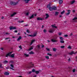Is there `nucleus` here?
<instances>
[{"mask_svg": "<svg viewBox=\"0 0 77 77\" xmlns=\"http://www.w3.org/2000/svg\"><path fill=\"white\" fill-rule=\"evenodd\" d=\"M49 9L50 11H55L57 9V8L56 7L53 6L52 7L49 8Z\"/></svg>", "mask_w": 77, "mask_h": 77, "instance_id": "f257e3e1", "label": "nucleus"}, {"mask_svg": "<svg viewBox=\"0 0 77 77\" xmlns=\"http://www.w3.org/2000/svg\"><path fill=\"white\" fill-rule=\"evenodd\" d=\"M17 28L16 27H13V26H11L10 27V30H15Z\"/></svg>", "mask_w": 77, "mask_h": 77, "instance_id": "f03ea898", "label": "nucleus"}, {"mask_svg": "<svg viewBox=\"0 0 77 77\" xmlns=\"http://www.w3.org/2000/svg\"><path fill=\"white\" fill-rule=\"evenodd\" d=\"M11 5H16L17 4H18V2H17L16 3L14 2H11L10 3Z\"/></svg>", "mask_w": 77, "mask_h": 77, "instance_id": "7ed1b4c3", "label": "nucleus"}, {"mask_svg": "<svg viewBox=\"0 0 77 77\" xmlns=\"http://www.w3.org/2000/svg\"><path fill=\"white\" fill-rule=\"evenodd\" d=\"M54 32V29H50L49 31V32L50 33H53Z\"/></svg>", "mask_w": 77, "mask_h": 77, "instance_id": "20e7f679", "label": "nucleus"}, {"mask_svg": "<svg viewBox=\"0 0 77 77\" xmlns=\"http://www.w3.org/2000/svg\"><path fill=\"white\" fill-rule=\"evenodd\" d=\"M34 64H32V62L30 63L29 64V66L28 67V68H30L31 67H33Z\"/></svg>", "mask_w": 77, "mask_h": 77, "instance_id": "39448f33", "label": "nucleus"}, {"mask_svg": "<svg viewBox=\"0 0 77 77\" xmlns=\"http://www.w3.org/2000/svg\"><path fill=\"white\" fill-rule=\"evenodd\" d=\"M77 17H75L73 19H72V22H77Z\"/></svg>", "mask_w": 77, "mask_h": 77, "instance_id": "423d86ee", "label": "nucleus"}, {"mask_svg": "<svg viewBox=\"0 0 77 77\" xmlns=\"http://www.w3.org/2000/svg\"><path fill=\"white\" fill-rule=\"evenodd\" d=\"M67 11L68 12L66 14V15H69V14H70V13H71V10H67Z\"/></svg>", "mask_w": 77, "mask_h": 77, "instance_id": "0eeeda50", "label": "nucleus"}, {"mask_svg": "<svg viewBox=\"0 0 77 77\" xmlns=\"http://www.w3.org/2000/svg\"><path fill=\"white\" fill-rule=\"evenodd\" d=\"M51 41L52 42H57V40H55L54 39H51Z\"/></svg>", "mask_w": 77, "mask_h": 77, "instance_id": "6e6552de", "label": "nucleus"}, {"mask_svg": "<svg viewBox=\"0 0 77 77\" xmlns=\"http://www.w3.org/2000/svg\"><path fill=\"white\" fill-rule=\"evenodd\" d=\"M45 16L46 17H45V19H47L49 17V15L47 14H45Z\"/></svg>", "mask_w": 77, "mask_h": 77, "instance_id": "1a4fd4ad", "label": "nucleus"}, {"mask_svg": "<svg viewBox=\"0 0 77 77\" xmlns=\"http://www.w3.org/2000/svg\"><path fill=\"white\" fill-rule=\"evenodd\" d=\"M11 53H12V52H10L8 54L6 55V57H8L9 56H10V54H11Z\"/></svg>", "mask_w": 77, "mask_h": 77, "instance_id": "9d476101", "label": "nucleus"}, {"mask_svg": "<svg viewBox=\"0 0 77 77\" xmlns=\"http://www.w3.org/2000/svg\"><path fill=\"white\" fill-rule=\"evenodd\" d=\"M10 56H11V57L14 58V57H15L14 56H15V54H13L11 55H10Z\"/></svg>", "mask_w": 77, "mask_h": 77, "instance_id": "9b49d317", "label": "nucleus"}, {"mask_svg": "<svg viewBox=\"0 0 77 77\" xmlns=\"http://www.w3.org/2000/svg\"><path fill=\"white\" fill-rule=\"evenodd\" d=\"M21 39H22V37H21V36H20L17 39V41H20V40Z\"/></svg>", "mask_w": 77, "mask_h": 77, "instance_id": "f8f14e48", "label": "nucleus"}, {"mask_svg": "<svg viewBox=\"0 0 77 77\" xmlns=\"http://www.w3.org/2000/svg\"><path fill=\"white\" fill-rule=\"evenodd\" d=\"M59 12H58L57 11L56 12L55 14V16H57V15H59Z\"/></svg>", "mask_w": 77, "mask_h": 77, "instance_id": "ddd939ff", "label": "nucleus"}, {"mask_svg": "<svg viewBox=\"0 0 77 77\" xmlns=\"http://www.w3.org/2000/svg\"><path fill=\"white\" fill-rule=\"evenodd\" d=\"M55 24H54V25H52L51 26L53 28H55V29H56L57 27V26H55Z\"/></svg>", "mask_w": 77, "mask_h": 77, "instance_id": "4468645a", "label": "nucleus"}, {"mask_svg": "<svg viewBox=\"0 0 77 77\" xmlns=\"http://www.w3.org/2000/svg\"><path fill=\"white\" fill-rule=\"evenodd\" d=\"M59 3L60 5H61L62 3H63V0H59Z\"/></svg>", "mask_w": 77, "mask_h": 77, "instance_id": "2eb2a0df", "label": "nucleus"}, {"mask_svg": "<svg viewBox=\"0 0 77 77\" xmlns=\"http://www.w3.org/2000/svg\"><path fill=\"white\" fill-rule=\"evenodd\" d=\"M16 14H17V13L14 12L11 15V17H14V16L15 15H16Z\"/></svg>", "mask_w": 77, "mask_h": 77, "instance_id": "dca6fc26", "label": "nucleus"}, {"mask_svg": "<svg viewBox=\"0 0 77 77\" xmlns=\"http://www.w3.org/2000/svg\"><path fill=\"white\" fill-rule=\"evenodd\" d=\"M76 53H77V52H76L75 53H74V52L72 51V52H71V53L69 54L72 55V54H76Z\"/></svg>", "mask_w": 77, "mask_h": 77, "instance_id": "f3484780", "label": "nucleus"}, {"mask_svg": "<svg viewBox=\"0 0 77 77\" xmlns=\"http://www.w3.org/2000/svg\"><path fill=\"white\" fill-rule=\"evenodd\" d=\"M34 17V15L32 14V15H31L30 17H29V19H32V18H33Z\"/></svg>", "mask_w": 77, "mask_h": 77, "instance_id": "a211bd4d", "label": "nucleus"}, {"mask_svg": "<svg viewBox=\"0 0 77 77\" xmlns=\"http://www.w3.org/2000/svg\"><path fill=\"white\" fill-rule=\"evenodd\" d=\"M5 75H9V73L7 72H5L4 73Z\"/></svg>", "mask_w": 77, "mask_h": 77, "instance_id": "6ab92c4d", "label": "nucleus"}, {"mask_svg": "<svg viewBox=\"0 0 77 77\" xmlns=\"http://www.w3.org/2000/svg\"><path fill=\"white\" fill-rule=\"evenodd\" d=\"M24 56L25 57H27L29 56V54H24Z\"/></svg>", "mask_w": 77, "mask_h": 77, "instance_id": "aec40b11", "label": "nucleus"}, {"mask_svg": "<svg viewBox=\"0 0 77 77\" xmlns=\"http://www.w3.org/2000/svg\"><path fill=\"white\" fill-rule=\"evenodd\" d=\"M75 2V1L74 0H73V1L70 2V4L71 5H72L73 4H74Z\"/></svg>", "mask_w": 77, "mask_h": 77, "instance_id": "412c9836", "label": "nucleus"}, {"mask_svg": "<svg viewBox=\"0 0 77 77\" xmlns=\"http://www.w3.org/2000/svg\"><path fill=\"white\" fill-rule=\"evenodd\" d=\"M43 19L41 17H38L37 18V20H42Z\"/></svg>", "mask_w": 77, "mask_h": 77, "instance_id": "4be33fe9", "label": "nucleus"}, {"mask_svg": "<svg viewBox=\"0 0 77 77\" xmlns=\"http://www.w3.org/2000/svg\"><path fill=\"white\" fill-rule=\"evenodd\" d=\"M35 40H32L31 41V42L30 44V45H32V44H33V43L34 42H35Z\"/></svg>", "mask_w": 77, "mask_h": 77, "instance_id": "5701e85b", "label": "nucleus"}, {"mask_svg": "<svg viewBox=\"0 0 77 77\" xmlns=\"http://www.w3.org/2000/svg\"><path fill=\"white\" fill-rule=\"evenodd\" d=\"M50 6H51L50 4H48L47 5V8L49 9V8L51 7Z\"/></svg>", "mask_w": 77, "mask_h": 77, "instance_id": "b1692460", "label": "nucleus"}, {"mask_svg": "<svg viewBox=\"0 0 77 77\" xmlns=\"http://www.w3.org/2000/svg\"><path fill=\"white\" fill-rule=\"evenodd\" d=\"M29 1H30V0H24V2L26 3H28Z\"/></svg>", "mask_w": 77, "mask_h": 77, "instance_id": "393cba45", "label": "nucleus"}, {"mask_svg": "<svg viewBox=\"0 0 77 77\" xmlns=\"http://www.w3.org/2000/svg\"><path fill=\"white\" fill-rule=\"evenodd\" d=\"M57 49L56 48H53V50L54 51H56V50H57Z\"/></svg>", "mask_w": 77, "mask_h": 77, "instance_id": "a878e982", "label": "nucleus"}, {"mask_svg": "<svg viewBox=\"0 0 77 77\" xmlns=\"http://www.w3.org/2000/svg\"><path fill=\"white\" fill-rule=\"evenodd\" d=\"M60 40H61V41L63 40V38L62 37H60Z\"/></svg>", "mask_w": 77, "mask_h": 77, "instance_id": "bb28decb", "label": "nucleus"}, {"mask_svg": "<svg viewBox=\"0 0 77 77\" xmlns=\"http://www.w3.org/2000/svg\"><path fill=\"white\" fill-rule=\"evenodd\" d=\"M29 54H34V53L32 51H31V52H29Z\"/></svg>", "mask_w": 77, "mask_h": 77, "instance_id": "cd10ccee", "label": "nucleus"}, {"mask_svg": "<svg viewBox=\"0 0 77 77\" xmlns=\"http://www.w3.org/2000/svg\"><path fill=\"white\" fill-rule=\"evenodd\" d=\"M62 33L60 32L58 33V35L59 36H61V35H62Z\"/></svg>", "mask_w": 77, "mask_h": 77, "instance_id": "c85d7f7f", "label": "nucleus"}, {"mask_svg": "<svg viewBox=\"0 0 77 77\" xmlns=\"http://www.w3.org/2000/svg\"><path fill=\"white\" fill-rule=\"evenodd\" d=\"M45 57L47 59H49V56H45Z\"/></svg>", "mask_w": 77, "mask_h": 77, "instance_id": "c756f323", "label": "nucleus"}, {"mask_svg": "<svg viewBox=\"0 0 77 77\" xmlns=\"http://www.w3.org/2000/svg\"><path fill=\"white\" fill-rule=\"evenodd\" d=\"M64 13H65V11L63 10V11H62L61 12V14H64Z\"/></svg>", "mask_w": 77, "mask_h": 77, "instance_id": "7c9ffc66", "label": "nucleus"}, {"mask_svg": "<svg viewBox=\"0 0 77 77\" xmlns=\"http://www.w3.org/2000/svg\"><path fill=\"white\" fill-rule=\"evenodd\" d=\"M33 48V47H31L29 49V51L30 50H32Z\"/></svg>", "mask_w": 77, "mask_h": 77, "instance_id": "2f4dec72", "label": "nucleus"}, {"mask_svg": "<svg viewBox=\"0 0 77 77\" xmlns=\"http://www.w3.org/2000/svg\"><path fill=\"white\" fill-rule=\"evenodd\" d=\"M60 42H61V43H62L63 44L64 43V41H63V40H61L60 41Z\"/></svg>", "mask_w": 77, "mask_h": 77, "instance_id": "473e14b6", "label": "nucleus"}, {"mask_svg": "<svg viewBox=\"0 0 77 77\" xmlns=\"http://www.w3.org/2000/svg\"><path fill=\"white\" fill-rule=\"evenodd\" d=\"M33 36V37H34L35 36H36V33H35L33 34V35H32Z\"/></svg>", "mask_w": 77, "mask_h": 77, "instance_id": "72a5a7b5", "label": "nucleus"}, {"mask_svg": "<svg viewBox=\"0 0 77 77\" xmlns=\"http://www.w3.org/2000/svg\"><path fill=\"white\" fill-rule=\"evenodd\" d=\"M47 55H48L50 56H52V55L51 54H50V53H48Z\"/></svg>", "mask_w": 77, "mask_h": 77, "instance_id": "f704fd0d", "label": "nucleus"}, {"mask_svg": "<svg viewBox=\"0 0 77 77\" xmlns=\"http://www.w3.org/2000/svg\"><path fill=\"white\" fill-rule=\"evenodd\" d=\"M35 73L37 74H39V71H35Z\"/></svg>", "mask_w": 77, "mask_h": 77, "instance_id": "c9c22d12", "label": "nucleus"}, {"mask_svg": "<svg viewBox=\"0 0 77 77\" xmlns=\"http://www.w3.org/2000/svg\"><path fill=\"white\" fill-rule=\"evenodd\" d=\"M60 47L61 48H65V46H62Z\"/></svg>", "mask_w": 77, "mask_h": 77, "instance_id": "e433bc0d", "label": "nucleus"}, {"mask_svg": "<svg viewBox=\"0 0 77 77\" xmlns=\"http://www.w3.org/2000/svg\"><path fill=\"white\" fill-rule=\"evenodd\" d=\"M28 36H30L31 37H33V35H28Z\"/></svg>", "mask_w": 77, "mask_h": 77, "instance_id": "4c0bfd02", "label": "nucleus"}, {"mask_svg": "<svg viewBox=\"0 0 77 77\" xmlns=\"http://www.w3.org/2000/svg\"><path fill=\"white\" fill-rule=\"evenodd\" d=\"M19 23H23V22H24V20H22V21H19Z\"/></svg>", "mask_w": 77, "mask_h": 77, "instance_id": "58836bf2", "label": "nucleus"}, {"mask_svg": "<svg viewBox=\"0 0 77 77\" xmlns=\"http://www.w3.org/2000/svg\"><path fill=\"white\" fill-rule=\"evenodd\" d=\"M4 62L5 63H8V62L6 60H5Z\"/></svg>", "mask_w": 77, "mask_h": 77, "instance_id": "ea45409f", "label": "nucleus"}, {"mask_svg": "<svg viewBox=\"0 0 77 77\" xmlns=\"http://www.w3.org/2000/svg\"><path fill=\"white\" fill-rule=\"evenodd\" d=\"M32 72L31 71L29 72H28V74H31V73H32Z\"/></svg>", "mask_w": 77, "mask_h": 77, "instance_id": "a19ab883", "label": "nucleus"}, {"mask_svg": "<svg viewBox=\"0 0 77 77\" xmlns=\"http://www.w3.org/2000/svg\"><path fill=\"white\" fill-rule=\"evenodd\" d=\"M11 66V67H12V68H14V65H13V64H11L10 65Z\"/></svg>", "mask_w": 77, "mask_h": 77, "instance_id": "79ce46f5", "label": "nucleus"}, {"mask_svg": "<svg viewBox=\"0 0 77 77\" xmlns=\"http://www.w3.org/2000/svg\"><path fill=\"white\" fill-rule=\"evenodd\" d=\"M0 68H3V67L2 66V64H1L0 65Z\"/></svg>", "mask_w": 77, "mask_h": 77, "instance_id": "37998d69", "label": "nucleus"}, {"mask_svg": "<svg viewBox=\"0 0 77 77\" xmlns=\"http://www.w3.org/2000/svg\"><path fill=\"white\" fill-rule=\"evenodd\" d=\"M43 32L44 33H46V32H47V30L46 29H44L43 30Z\"/></svg>", "mask_w": 77, "mask_h": 77, "instance_id": "c03bdc74", "label": "nucleus"}, {"mask_svg": "<svg viewBox=\"0 0 77 77\" xmlns=\"http://www.w3.org/2000/svg\"><path fill=\"white\" fill-rule=\"evenodd\" d=\"M68 48H69V49H71V46H69L68 47Z\"/></svg>", "mask_w": 77, "mask_h": 77, "instance_id": "a18cd8bd", "label": "nucleus"}, {"mask_svg": "<svg viewBox=\"0 0 77 77\" xmlns=\"http://www.w3.org/2000/svg\"><path fill=\"white\" fill-rule=\"evenodd\" d=\"M68 35H64V37H68Z\"/></svg>", "mask_w": 77, "mask_h": 77, "instance_id": "49530a36", "label": "nucleus"}, {"mask_svg": "<svg viewBox=\"0 0 77 77\" xmlns=\"http://www.w3.org/2000/svg\"><path fill=\"white\" fill-rule=\"evenodd\" d=\"M46 49L47 50V51H50V49L49 48H46Z\"/></svg>", "mask_w": 77, "mask_h": 77, "instance_id": "de8ad7c7", "label": "nucleus"}, {"mask_svg": "<svg viewBox=\"0 0 77 77\" xmlns=\"http://www.w3.org/2000/svg\"><path fill=\"white\" fill-rule=\"evenodd\" d=\"M26 32H27V33H30V31H29V30H28V29L27 30Z\"/></svg>", "mask_w": 77, "mask_h": 77, "instance_id": "09e8293b", "label": "nucleus"}, {"mask_svg": "<svg viewBox=\"0 0 77 77\" xmlns=\"http://www.w3.org/2000/svg\"><path fill=\"white\" fill-rule=\"evenodd\" d=\"M55 37H56L55 38V39H57V37H56V36H57V35H54Z\"/></svg>", "mask_w": 77, "mask_h": 77, "instance_id": "8fccbe9b", "label": "nucleus"}, {"mask_svg": "<svg viewBox=\"0 0 77 77\" xmlns=\"http://www.w3.org/2000/svg\"><path fill=\"white\" fill-rule=\"evenodd\" d=\"M29 12H28L26 13V15H27H27H29Z\"/></svg>", "mask_w": 77, "mask_h": 77, "instance_id": "3c124183", "label": "nucleus"}, {"mask_svg": "<svg viewBox=\"0 0 77 77\" xmlns=\"http://www.w3.org/2000/svg\"><path fill=\"white\" fill-rule=\"evenodd\" d=\"M32 72H35V69H33L32 70Z\"/></svg>", "mask_w": 77, "mask_h": 77, "instance_id": "603ef678", "label": "nucleus"}, {"mask_svg": "<svg viewBox=\"0 0 77 77\" xmlns=\"http://www.w3.org/2000/svg\"><path fill=\"white\" fill-rule=\"evenodd\" d=\"M72 71H73V72H75V69H73Z\"/></svg>", "mask_w": 77, "mask_h": 77, "instance_id": "864d4df0", "label": "nucleus"}, {"mask_svg": "<svg viewBox=\"0 0 77 77\" xmlns=\"http://www.w3.org/2000/svg\"><path fill=\"white\" fill-rule=\"evenodd\" d=\"M19 47L20 48V49H22V48L21 47V46H20Z\"/></svg>", "mask_w": 77, "mask_h": 77, "instance_id": "5fc2aeb1", "label": "nucleus"}, {"mask_svg": "<svg viewBox=\"0 0 77 77\" xmlns=\"http://www.w3.org/2000/svg\"><path fill=\"white\" fill-rule=\"evenodd\" d=\"M37 47H38V48H39L40 47V45H38L37 46Z\"/></svg>", "mask_w": 77, "mask_h": 77, "instance_id": "6e6d98bb", "label": "nucleus"}, {"mask_svg": "<svg viewBox=\"0 0 77 77\" xmlns=\"http://www.w3.org/2000/svg\"><path fill=\"white\" fill-rule=\"evenodd\" d=\"M5 34H6V35H9L10 33H8V32H6L5 33Z\"/></svg>", "mask_w": 77, "mask_h": 77, "instance_id": "4d7b16f0", "label": "nucleus"}, {"mask_svg": "<svg viewBox=\"0 0 77 77\" xmlns=\"http://www.w3.org/2000/svg\"><path fill=\"white\" fill-rule=\"evenodd\" d=\"M18 32V31H17V30H15L14 31V33H17Z\"/></svg>", "mask_w": 77, "mask_h": 77, "instance_id": "13d9d810", "label": "nucleus"}, {"mask_svg": "<svg viewBox=\"0 0 77 77\" xmlns=\"http://www.w3.org/2000/svg\"><path fill=\"white\" fill-rule=\"evenodd\" d=\"M9 39V37H8L7 38H5V39L6 40V39Z\"/></svg>", "mask_w": 77, "mask_h": 77, "instance_id": "bf43d9fd", "label": "nucleus"}, {"mask_svg": "<svg viewBox=\"0 0 77 77\" xmlns=\"http://www.w3.org/2000/svg\"><path fill=\"white\" fill-rule=\"evenodd\" d=\"M10 69H12V70H14V69L12 68H11Z\"/></svg>", "mask_w": 77, "mask_h": 77, "instance_id": "052dcab7", "label": "nucleus"}, {"mask_svg": "<svg viewBox=\"0 0 77 77\" xmlns=\"http://www.w3.org/2000/svg\"><path fill=\"white\" fill-rule=\"evenodd\" d=\"M62 17V15H60L59 16L60 18H61Z\"/></svg>", "mask_w": 77, "mask_h": 77, "instance_id": "680f3d73", "label": "nucleus"}, {"mask_svg": "<svg viewBox=\"0 0 77 77\" xmlns=\"http://www.w3.org/2000/svg\"><path fill=\"white\" fill-rule=\"evenodd\" d=\"M3 18H4V17L2 16V17H1V19H3Z\"/></svg>", "mask_w": 77, "mask_h": 77, "instance_id": "e2e57ef3", "label": "nucleus"}, {"mask_svg": "<svg viewBox=\"0 0 77 77\" xmlns=\"http://www.w3.org/2000/svg\"><path fill=\"white\" fill-rule=\"evenodd\" d=\"M10 62H11V63H14V61H10Z\"/></svg>", "mask_w": 77, "mask_h": 77, "instance_id": "0e129e2a", "label": "nucleus"}, {"mask_svg": "<svg viewBox=\"0 0 77 77\" xmlns=\"http://www.w3.org/2000/svg\"><path fill=\"white\" fill-rule=\"evenodd\" d=\"M47 42H50V41L49 40H48Z\"/></svg>", "mask_w": 77, "mask_h": 77, "instance_id": "69168bd1", "label": "nucleus"}, {"mask_svg": "<svg viewBox=\"0 0 77 77\" xmlns=\"http://www.w3.org/2000/svg\"><path fill=\"white\" fill-rule=\"evenodd\" d=\"M1 50H3V48H1Z\"/></svg>", "mask_w": 77, "mask_h": 77, "instance_id": "338daca9", "label": "nucleus"}, {"mask_svg": "<svg viewBox=\"0 0 77 77\" xmlns=\"http://www.w3.org/2000/svg\"><path fill=\"white\" fill-rule=\"evenodd\" d=\"M42 48H43V47H44V45H42Z\"/></svg>", "mask_w": 77, "mask_h": 77, "instance_id": "774afa93", "label": "nucleus"}]
</instances>
